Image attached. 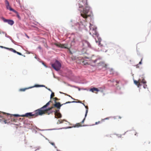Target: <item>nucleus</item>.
I'll list each match as a JSON object with an SVG mask.
<instances>
[{
    "mask_svg": "<svg viewBox=\"0 0 151 151\" xmlns=\"http://www.w3.org/2000/svg\"><path fill=\"white\" fill-rule=\"evenodd\" d=\"M134 82L135 84L137 85L138 87H139V86H140V83L139 81H137L136 80H134Z\"/></svg>",
    "mask_w": 151,
    "mask_h": 151,
    "instance_id": "nucleus-15",
    "label": "nucleus"
},
{
    "mask_svg": "<svg viewBox=\"0 0 151 151\" xmlns=\"http://www.w3.org/2000/svg\"><path fill=\"white\" fill-rule=\"evenodd\" d=\"M10 50L14 52V53H16L17 52V51H16L15 50L12 48H10Z\"/></svg>",
    "mask_w": 151,
    "mask_h": 151,
    "instance_id": "nucleus-20",
    "label": "nucleus"
},
{
    "mask_svg": "<svg viewBox=\"0 0 151 151\" xmlns=\"http://www.w3.org/2000/svg\"><path fill=\"white\" fill-rule=\"evenodd\" d=\"M64 94H65V95H66L67 96H68L69 97H70L71 98L75 100V99H74L73 98H72V96H70V95H68L67 94H65V93H64Z\"/></svg>",
    "mask_w": 151,
    "mask_h": 151,
    "instance_id": "nucleus-27",
    "label": "nucleus"
},
{
    "mask_svg": "<svg viewBox=\"0 0 151 151\" xmlns=\"http://www.w3.org/2000/svg\"><path fill=\"white\" fill-rule=\"evenodd\" d=\"M97 60H97V59H96V60H94L93 61V62H94V63H95L96 62V61H97Z\"/></svg>",
    "mask_w": 151,
    "mask_h": 151,
    "instance_id": "nucleus-33",
    "label": "nucleus"
},
{
    "mask_svg": "<svg viewBox=\"0 0 151 151\" xmlns=\"http://www.w3.org/2000/svg\"><path fill=\"white\" fill-rule=\"evenodd\" d=\"M54 113L55 116H56L58 118H60L61 117L62 115L59 112V109H55L54 110Z\"/></svg>",
    "mask_w": 151,
    "mask_h": 151,
    "instance_id": "nucleus-8",
    "label": "nucleus"
},
{
    "mask_svg": "<svg viewBox=\"0 0 151 151\" xmlns=\"http://www.w3.org/2000/svg\"><path fill=\"white\" fill-rule=\"evenodd\" d=\"M109 119V117H107V118H105L104 119H102L101 120V122H103L105 120Z\"/></svg>",
    "mask_w": 151,
    "mask_h": 151,
    "instance_id": "nucleus-23",
    "label": "nucleus"
},
{
    "mask_svg": "<svg viewBox=\"0 0 151 151\" xmlns=\"http://www.w3.org/2000/svg\"><path fill=\"white\" fill-rule=\"evenodd\" d=\"M0 47H1V48H4V47H3L2 46H0Z\"/></svg>",
    "mask_w": 151,
    "mask_h": 151,
    "instance_id": "nucleus-35",
    "label": "nucleus"
},
{
    "mask_svg": "<svg viewBox=\"0 0 151 151\" xmlns=\"http://www.w3.org/2000/svg\"><path fill=\"white\" fill-rule=\"evenodd\" d=\"M55 45L57 46L58 47H60L61 48H65L64 46V45L62 44H58L57 43L55 44Z\"/></svg>",
    "mask_w": 151,
    "mask_h": 151,
    "instance_id": "nucleus-14",
    "label": "nucleus"
},
{
    "mask_svg": "<svg viewBox=\"0 0 151 151\" xmlns=\"http://www.w3.org/2000/svg\"><path fill=\"white\" fill-rule=\"evenodd\" d=\"M146 82L144 79H142V83H143V87L145 88H147V85L146 84Z\"/></svg>",
    "mask_w": 151,
    "mask_h": 151,
    "instance_id": "nucleus-12",
    "label": "nucleus"
},
{
    "mask_svg": "<svg viewBox=\"0 0 151 151\" xmlns=\"http://www.w3.org/2000/svg\"><path fill=\"white\" fill-rule=\"evenodd\" d=\"M45 86L43 85H36L35 87H44Z\"/></svg>",
    "mask_w": 151,
    "mask_h": 151,
    "instance_id": "nucleus-22",
    "label": "nucleus"
},
{
    "mask_svg": "<svg viewBox=\"0 0 151 151\" xmlns=\"http://www.w3.org/2000/svg\"><path fill=\"white\" fill-rule=\"evenodd\" d=\"M51 144L54 147H56L55 146V144L54 143L52 142H50Z\"/></svg>",
    "mask_w": 151,
    "mask_h": 151,
    "instance_id": "nucleus-28",
    "label": "nucleus"
},
{
    "mask_svg": "<svg viewBox=\"0 0 151 151\" xmlns=\"http://www.w3.org/2000/svg\"><path fill=\"white\" fill-rule=\"evenodd\" d=\"M43 65H44L45 66V65L44 64V63H43Z\"/></svg>",
    "mask_w": 151,
    "mask_h": 151,
    "instance_id": "nucleus-38",
    "label": "nucleus"
},
{
    "mask_svg": "<svg viewBox=\"0 0 151 151\" xmlns=\"http://www.w3.org/2000/svg\"><path fill=\"white\" fill-rule=\"evenodd\" d=\"M16 13L17 14V17L19 18V19H20V17L19 15V14H18V12L17 11V13Z\"/></svg>",
    "mask_w": 151,
    "mask_h": 151,
    "instance_id": "nucleus-24",
    "label": "nucleus"
},
{
    "mask_svg": "<svg viewBox=\"0 0 151 151\" xmlns=\"http://www.w3.org/2000/svg\"><path fill=\"white\" fill-rule=\"evenodd\" d=\"M121 117L120 116H119V118L121 119Z\"/></svg>",
    "mask_w": 151,
    "mask_h": 151,
    "instance_id": "nucleus-37",
    "label": "nucleus"
},
{
    "mask_svg": "<svg viewBox=\"0 0 151 151\" xmlns=\"http://www.w3.org/2000/svg\"><path fill=\"white\" fill-rule=\"evenodd\" d=\"M54 99L55 100V101H56L58 100H59L58 98H57V97H55L54 98Z\"/></svg>",
    "mask_w": 151,
    "mask_h": 151,
    "instance_id": "nucleus-29",
    "label": "nucleus"
},
{
    "mask_svg": "<svg viewBox=\"0 0 151 151\" xmlns=\"http://www.w3.org/2000/svg\"><path fill=\"white\" fill-rule=\"evenodd\" d=\"M27 89V88H22L20 89V91H24L26 89Z\"/></svg>",
    "mask_w": 151,
    "mask_h": 151,
    "instance_id": "nucleus-25",
    "label": "nucleus"
},
{
    "mask_svg": "<svg viewBox=\"0 0 151 151\" xmlns=\"http://www.w3.org/2000/svg\"><path fill=\"white\" fill-rule=\"evenodd\" d=\"M90 91H91L92 92H94L95 91H99V90L97 88H93L91 89Z\"/></svg>",
    "mask_w": 151,
    "mask_h": 151,
    "instance_id": "nucleus-16",
    "label": "nucleus"
},
{
    "mask_svg": "<svg viewBox=\"0 0 151 151\" xmlns=\"http://www.w3.org/2000/svg\"><path fill=\"white\" fill-rule=\"evenodd\" d=\"M5 2L7 9L11 11H12L14 13H17V11L14 10L9 5V3L7 0H5Z\"/></svg>",
    "mask_w": 151,
    "mask_h": 151,
    "instance_id": "nucleus-7",
    "label": "nucleus"
},
{
    "mask_svg": "<svg viewBox=\"0 0 151 151\" xmlns=\"http://www.w3.org/2000/svg\"><path fill=\"white\" fill-rule=\"evenodd\" d=\"M64 94H65V95H66L67 96H68L69 97H70L71 98L75 100V99H74L73 98H72V96H70V95H68L67 94H65V93H64Z\"/></svg>",
    "mask_w": 151,
    "mask_h": 151,
    "instance_id": "nucleus-26",
    "label": "nucleus"
},
{
    "mask_svg": "<svg viewBox=\"0 0 151 151\" xmlns=\"http://www.w3.org/2000/svg\"><path fill=\"white\" fill-rule=\"evenodd\" d=\"M116 83H119L117 81H116Z\"/></svg>",
    "mask_w": 151,
    "mask_h": 151,
    "instance_id": "nucleus-36",
    "label": "nucleus"
},
{
    "mask_svg": "<svg viewBox=\"0 0 151 151\" xmlns=\"http://www.w3.org/2000/svg\"><path fill=\"white\" fill-rule=\"evenodd\" d=\"M142 63V60H140V61L139 62V64H141Z\"/></svg>",
    "mask_w": 151,
    "mask_h": 151,
    "instance_id": "nucleus-34",
    "label": "nucleus"
},
{
    "mask_svg": "<svg viewBox=\"0 0 151 151\" xmlns=\"http://www.w3.org/2000/svg\"><path fill=\"white\" fill-rule=\"evenodd\" d=\"M89 32L90 34L94 37L95 38L96 37H97L98 40V41L96 40V39L95 38L96 42H99V45L100 47L102 46V45L100 43L101 39L100 38H99L98 37L99 34L96 31V28H94L92 29L91 28Z\"/></svg>",
    "mask_w": 151,
    "mask_h": 151,
    "instance_id": "nucleus-4",
    "label": "nucleus"
},
{
    "mask_svg": "<svg viewBox=\"0 0 151 151\" xmlns=\"http://www.w3.org/2000/svg\"><path fill=\"white\" fill-rule=\"evenodd\" d=\"M9 115V114H7L6 113L0 111V122H1L2 120H4V121L5 124L6 123V120H5V115Z\"/></svg>",
    "mask_w": 151,
    "mask_h": 151,
    "instance_id": "nucleus-6",
    "label": "nucleus"
},
{
    "mask_svg": "<svg viewBox=\"0 0 151 151\" xmlns=\"http://www.w3.org/2000/svg\"><path fill=\"white\" fill-rule=\"evenodd\" d=\"M27 36L28 38H29V37L27 35Z\"/></svg>",
    "mask_w": 151,
    "mask_h": 151,
    "instance_id": "nucleus-39",
    "label": "nucleus"
},
{
    "mask_svg": "<svg viewBox=\"0 0 151 151\" xmlns=\"http://www.w3.org/2000/svg\"><path fill=\"white\" fill-rule=\"evenodd\" d=\"M83 123H81V122L80 123H77L76 124H75V126H74V127H79L83 126L81 124H83Z\"/></svg>",
    "mask_w": 151,
    "mask_h": 151,
    "instance_id": "nucleus-18",
    "label": "nucleus"
},
{
    "mask_svg": "<svg viewBox=\"0 0 151 151\" xmlns=\"http://www.w3.org/2000/svg\"><path fill=\"white\" fill-rule=\"evenodd\" d=\"M51 102V101H50L44 105L45 106L47 105L45 108L43 109V111H44V114H45L48 115L51 114H52L54 111V110H53L52 109L54 108V107H57L58 109H59V110L60 109L61 106L63 104L70 103H71L75 102V101H68L66 102L65 103L62 104H60V102H57L56 101H55V104H54L52 106H51L50 107H48V106L50 104V103Z\"/></svg>",
    "mask_w": 151,
    "mask_h": 151,
    "instance_id": "nucleus-2",
    "label": "nucleus"
},
{
    "mask_svg": "<svg viewBox=\"0 0 151 151\" xmlns=\"http://www.w3.org/2000/svg\"><path fill=\"white\" fill-rule=\"evenodd\" d=\"M54 96H55L54 93L53 92H52L51 93V95L50 98H52L53 97H54Z\"/></svg>",
    "mask_w": 151,
    "mask_h": 151,
    "instance_id": "nucleus-21",
    "label": "nucleus"
},
{
    "mask_svg": "<svg viewBox=\"0 0 151 151\" xmlns=\"http://www.w3.org/2000/svg\"><path fill=\"white\" fill-rule=\"evenodd\" d=\"M100 121H98V122H96V123H95V124H97L99 123H100Z\"/></svg>",
    "mask_w": 151,
    "mask_h": 151,
    "instance_id": "nucleus-31",
    "label": "nucleus"
},
{
    "mask_svg": "<svg viewBox=\"0 0 151 151\" xmlns=\"http://www.w3.org/2000/svg\"><path fill=\"white\" fill-rule=\"evenodd\" d=\"M98 66H101L102 68H106L107 65L104 62H101L98 63Z\"/></svg>",
    "mask_w": 151,
    "mask_h": 151,
    "instance_id": "nucleus-11",
    "label": "nucleus"
},
{
    "mask_svg": "<svg viewBox=\"0 0 151 151\" xmlns=\"http://www.w3.org/2000/svg\"><path fill=\"white\" fill-rule=\"evenodd\" d=\"M46 106V105L44 106L41 108L35 110L34 111V114H32V113H27L25 114L21 115V116L30 118L31 116H32V117H35L39 115H42L43 114H44V111H43V109L45 108Z\"/></svg>",
    "mask_w": 151,
    "mask_h": 151,
    "instance_id": "nucleus-3",
    "label": "nucleus"
},
{
    "mask_svg": "<svg viewBox=\"0 0 151 151\" xmlns=\"http://www.w3.org/2000/svg\"><path fill=\"white\" fill-rule=\"evenodd\" d=\"M88 46L89 47H90V46H89V45H88Z\"/></svg>",
    "mask_w": 151,
    "mask_h": 151,
    "instance_id": "nucleus-40",
    "label": "nucleus"
},
{
    "mask_svg": "<svg viewBox=\"0 0 151 151\" xmlns=\"http://www.w3.org/2000/svg\"><path fill=\"white\" fill-rule=\"evenodd\" d=\"M2 19L4 22H7L10 25H12L14 23V22L12 20L6 19L3 17L2 18Z\"/></svg>",
    "mask_w": 151,
    "mask_h": 151,
    "instance_id": "nucleus-9",
    "label": "nucleus"
},
{
    "mask_svg": "<svg viewBox=\"0 0 151 151\" xmlns=\"http://www.w3.org/2000/svg\"><path fill=\"white\" fill-rule=\"evenodd\" d=\"M78 5L79 8L83 9L79 10L81 16L85 19L91 16L92 13L90 11V7L88 4L87 0H79Z\"/></svg>",
    "mask_w": 151,
    "mask_h": 151,
    "instance_id": "nucleus-1",
    "label": "nucleus"
},
{
    "mask_svg": "<svg viewBox=\"0 0 151 151\" xmlns=\"http://www.w3.org/2000/svg\"><path fill=\"white\" fill-rule=\"evenodd\" d=\"M52 67L55 70H60L61 67V64L59 61L56 60L54 63L52 64Z\"/></svg>",
    "mask_w": 151,
    "mask_h": 151,
    "instance_id": "nucleus-5",
    "label": "nucleus"
},
{
    "mask_svg": "<svg viewBox=\"0 0 151 151\" xmlns=\"http://www.w3.org/2000/svg\"><path fill=\"white\" fill-rule=\"evenodd\" d=\"M83 104L85 106V107L87 109L86 111V113H85V117L84 118V119H83V120L82 121L81 123H83L84 122V121H85V120L86 119V116H87V113L88 112V106H85L84 104L83 103Z\"/></svg>",
    "mask_w": 151,
    "mask_h": 151,
    "instance_id": "nucleus-10",
    "label": "nucleus"
},
{
    "mask_svg": "<svg viewBox=\"0 0 151 151\" xmlns=\"http://www.w3.org/2000/svg\"><path fill=\"white\" fill-rule=\"evenodd\" d=\"M9 114V115H7V114H6V115H5V116H10V117L12 119V117L13 116H16V117L21 116V115H19L18 114H14V115H11L10 114Z\"/></svg>",
    "mask_w": 151,
    "mask_h": 151,
    "instance_id": "nucleus-13",
    "label": "nucleus"
},
{
    "mask_svg": "<svg viewBox=\"0 0 151 151\" xmlns=\"http://www.w3.org/2000/svg\"><path fill=\"white\" fill-rule=\"evenodd\" d=\"M4 48H5V49H8V50H10V48H7V47H4Z\"/></svg>",
    "mask_w": 151,
    "mask_h": 151,
    "instance_id": "nucleus-32",
    "label": "nucleus"
},
{
    "mask_svg": "<svg viewBox=\"0 0 151 151\" xmlns=\"http://www.w3.org/2000/svg\"><path fill=\"white\" fill-rule=\"evenodd\" d=\"M65 120H61L60 119L58 120V122L57 123V124H60L63 123L64 121H65Z\"/></svg>",
    "mask_w": 151,
    "mask_h": 151,
    "instance_id": "nucleus-19",
    "label": "nucleus"
},
{
    "mask_svg": "<svg viewBox=\"0 0 151 151\" xmlns=\"http://www.w3.org/2000/svg\"><path fill=\"white\" fill-rule=\"evenodd\" d=\"M81 62L83 64L85 65L88 64V63L86 61L84 60L83 58L81 59Z\"/></svg>",
    "mask_w": 151,
    "mask_h": 151,
    "instance_id": "nucleus-17",
    "label": "nucleus"
},
{
    "mask_svg": "<svg viewBox=\"0 0 151 151\" xmlns=\"http://www.w3.org/2000/svg\"><path fill=\"white\" fill-rule=\"evenodd\" d=\"M16 53L17 54H18L19 55H22V54L21 53L18 52H17Z\"/></svg>",
    "mask_w": 151,
    "mask_h": 151,
    "instance_id": "nucleus-30",
    "label": "nucleus"
}]
</instances>
